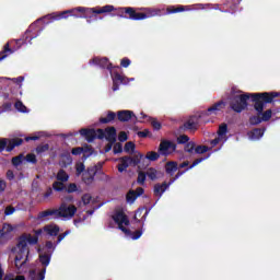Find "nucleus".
Returning <instances> with one entry per match:
<instances>
[{"instance_id": "nucleus-28", "label": "nucleus", "mask_w": 280, "mask_h": 280, "mask_svg": "<svg viewBox=\"0 0 280 280\" xmlns=\"http://www.w3.org/2000/svg\"><path fill=\"white\" fill-rule=\"evenodd\" d=\"M145 174L150 180H156V178H161V172L156 171L154 167L148 168Z\"/></svg>"}, {"instance_id": "nucleus-23", "label": "nucleus", "mask_w": 280, "mask_h": 280, "mask_svg": "<svg viewBox=\"0 0 280 280\" xmlns=\"http://www.w3.org/2000/svg\"><path fill=\"white\" fill-rule=\"evenodd\" d=\"M140 119H142L141 121H150L151 126L154 128V130H161V122H159V120L151 118L150 116L141 113V117Z\"/></svg>"}, {"instance_id": "nucleus-26", "label": "nucleus", "mask_w": 280, "mask_h": 280, "mask_svg": "<svg viewBox=\"0 0 280 280\" xmlns=\"http://www.w3.org/2000/svg\"><path fill=\"white\" fill-rule=\"evenodd\" d=\"M73 163V159L71 158V154L66 153L62 154L59 161V165H61V167H67L68 165H71Z\"/></svg>"}, {"instance_id": "nucleus-41", "label": "nucleus", "mask_w": 280, "mask_h": 280, "mask_svg": "<svg viewBox=\"0 0 280 280\" xmlns=\"http://www.w3.org/2000/svg\"><path fill=\"white\" fill-rule=\"evenodd\" d=\"M15 108H16V110H19L20 113H27V107H25L21 101H18V102L15 103Z\"/></svg>"}, {"instance_id": "nucleus-35", "label": "nucleus", "mask_w": 280, "mask_h": 280, "mask_svg": "<svg viewBox=\"0 0 280 280\" xmlns=\"http://www.w3.org/2000/svg\"><path fill=\"white\" fill-rule=\"evenodd\" d=\"M39 260L42 266H45V267L49 266V261H50L49 255L40 253Z\"/></svg>"}, {"instance_id": "nucleus-32", "label": "nucleus", "mask_w": 280, "mask_h": 280, "mask_svg": "<svg viewBox=\"0 0 280 280\" xmlns=\"http://www.w3.org/2000/svg\"><path fill=\"white\" fill-rule=\"evenodd\" d=\"M49 215H52L56 218V210H46L38 214V220H47Z\"/></svg>"}, {"instance_id": "nucleus-6", "label": "nucleus", "mask_w": 280, "mask_h": 280, "mask_svg": "<svg viewBox=\"0 0 280 280\" xmlns=\"http://www.w3.org/2000/svg\"><path fill=\"white\" fill-rule=\"evenodd\" d=\"M74 12H93V11L84 7H78L72 10L63 11L61 13H52L50 15H47L46 19H50V21H60L61 19H67V14H71L72 16H75Z\"/></svg>"}, {"instance_id": "nucleus-63", "label": "nucleus", "mask_w": 280, "mask_h": 280, "mask_svg": "<svg viewBox=\"0 0 280 280\" xmlns=\"http://www.w3.org/2000/svg\"><path fill=\"white\" fill-rule=\"evenodd\" d=\"M10 108H12V104H5L4 105V110H10Z\"/></svg>"}, {"instance_id": "nucleus-64", "label": "nucleus", "mask_w": 280, "mask_h": 280, "mask_svg": "<svg viewBox=\"0 0 280 280\" xmlns=\"http://www.w3.org/2000/svg\"><path fill=\"white\" fill-rule=\"evenodd\" d=\"M187 165H189V162H184V163H182L180 165H179V167H187Z\"/></svg>"}, {"instance_id": "nucleus-19", "label": "nucleus", "mask_w": 280, "mask_h": 280, "mask_svg": "<svg viewBox=\"0 0 280 280\" xmlns=\"http://www.w3.org/2000/svg\"><path fill=\"white\" fill-rule=\"evenodd\" d=\"M272 117V110L268 109L261 114V117L250 118L252 124H261V121H268Z\"/></svg>"}, {"instance_id": "nucleus-8", "label": "nucleus", "mask_w": 280, "mask_h": 280, "mask_svg": "<svg viewBox=\"0 0 280 280\" xmlns=\"http://www.w3.org/2000/svg\"><path fill=\"white\" fill-rule=\"evenodd\" d=\"M23 143V139L15 138V139H1L0 140V152H3V150H8V152L14 150L16 145H21Z\"/></svg>"}, {"instance_id": "nucleus-16", "label": "nucleus", "mask_w": 280, "mask_h": 280, "mask_svg": "<svg viewBox=\"0 0 280 280\" xmlns=\"http://www.w3.org/2000/svg\"><path fill=\"white\" fill-rule=\"evenodd\" d=\"M80 135L86 139V141H92L93 139H100V133L94 129H81Z\"/></svg>"}, {"instance_id": "nucleus-1", "label": "nucleus", "mask_w": 280, "mask_h": 280, "mask_svg": "<svg viewBox=\"0 0 280 280\" xmlns=\"http://www.w3.org/2000/svg\"><path fill=\"white\" fill-rule=\"evenodd\" d=\"M35 236L31 234H24L20 237L18 245L13 248L14 261L16 268L21 269L27 264L30 258V244H37L38 235H58L60 233V228L56 224H49L40 230H37Z\"/></svg>"}, {"instance_id": "nucleus-53", "label": "nucleus", "mask_w": 280, "mask_h": 280, "mask_svg": "<svg viewBox=\"0 0 280 280\" xmlns=\"http://www.w3.org/2000/svg\"><path fill=\"white\" fill-rule=\"evenodd\" d=\"M72 154H73L74 156H78V155H80V154H83V149H82L81 147L74 148V149H72Z\"/></svg>"}, {"instance_id": "nucleus-50", "label": "nucleus", "mask_w": 280, "mask_h": 280, "mask_svg": "<svg viewBox=\"0 0 280 280\" xmlns=\"http://www.w3.org/2000/svg\"><path fill=\"white\" fill-rule=\"evenodd\" d=\"M27 163H36V155L34 153H30L26 155Z\"/></svg>"}, {"instance_id": "nucleus-59", "label": "nucleus", "mask_w": 280, "mask_h": 280, "mask_svg": "<svg viewBox=\"0 0 280 280\" xmlns=\"http://www.w3.org/2000/svg\"><path fill=\"white\" fill-rule=\"evenodd\" d=\"M5 191V182L3 179H0V192Z\"/></svg>"}, {"instance_id": "nucleus-12", "label": "nucleus", "mask_w": 280, "mask_h": 280, "mask_svg": "<svg viewBox=\"0 0 280 280\" xmlns=\"http://www.w3.org/2000/svg\"><path fill=\"white\" fill-rule=\"evenodd\" d=\"M222 108H224V102H219L208 108L207 112H202L201 114L203 117L215 116L220 113V110H222Z\"/></svg>"}, {"instance_id": "nucleus-4", "label": "nucleus", "mask_w": 280, "mask_h": 280, "mask_svg": "<svg viewBox=\"0 0 280 280\" xmlns=\"http://www.w3.org/2000/svg\"><path fill=\"white\" fill-rule=\"evenodd\" d=\"M120 10L125 11L126 14H129V19H132L133 21H143V19H150L151 16H159V14H161V11L158 9H147L144 13H137L132 8Z\"/></svg>"}, {"instance_id": "nucleus-40", "label": "nucleus", "mask_w": 280, "mask_h": 280, "mask_svg": "<svg viewBox=\"0 0 280 280\" xmlns=\"http://www.w3.org/2000/svg\"><path fill=\"white\" fill-rule=\"evenodd\" d=\"M125 152H127V154H133V152H135V144L132 142H127L125 144Z\"/></svg>"}, {"instance_id": "nucleus-5", "label": "nucleus", "mask_w": 280, "mask_h": 280, "mask_svg": "<svg viewBox=\"0 0 280 280\" xmlns=\"http://www.w3.org/2000/svg\"><path fill=\"white\" fill-rule=\"evenodd\" d=\"M78 211V208L73 205L69 203H61L59 209H56V218H61L62 220H71L73 215H75V212Z\"/></svg>"}, {"instance_id": "nucleus-58", "label": "nucleus", "mask_w": 280, "mask_h": 280, "mask_svg": "<svg viewBox=\"0 0 280 280\" xmlns=\"http://www.w3.org/2000/svg\"><path fill=\"white\" fill-rule=\"evenodd\" d=\"M203 161H205V159H197V160L192 163V165L190 166V170H191V167H196V165L202 163Z\"/></svg>"}, {"instance_id": "nucleus-60", "label": "nucleus", "mask_w": 280, "mask_h": 280, "mask_svg": "<svg viewBox=\"0 0 280 280\" xmlns=\"http://www.w3.org/2000/svg\"><path fill=\"white\" fill-rule=\"evenodd\" d=\"M7 178H9V180H12V178H14V173L12 171H8Z\"/></svg>"}, {"instance_id": "nucleus-29", "label": "nucleus", "mask_w": 280, "mask_h": 280, "mask_svg": "<svg viewBox=\"0 0 280 280\" xmlns=\"http://www.w3.org/2000/svg\"><path fill=\"white\" fill-rule=\"evenodd\" d=\"M167 187H170V185L167 184H158L154 186V194L155 196H159V198H161V196H163V194H165V190L167 189Z\"/></svg>"}, {"instance_id": "nucleus-52", "label": "nucleus", "mask_w": 280, "mask_h": 280, "mask_svg": "<svg viewBox=\"0 0 280 280\" xmlns=\"http://www.w3.org/2000/svg\"><path fill=\"white\" fill-rule=\"evenodd\" d=\"M178 143H187V141H189V137H187L186 135L179 136L177 138Z\"/></svg>"}, {"instance_id": "nucleus-42", "label": "nucleus", "mask_w": 280, "mask_h": 280, "mask_svg": "<svg viewBox=\"0 0 280 280\" xmlns=\"http://www.w3.org/2000/svg\"><path fill=\"white\" fill-rule=\"evenodd\" d=\"M23 161H25V156H23V154L12 159L13 165H21V163H23Z\"/></svg>"}, {"instance_id": "nucleus-43", "label": "nucleus", "mask_w": 280, "mask_h": 280, "mask_svg": "<svg viewBox=\"0 0 280 280\" xmlns=\"http://www.w3.org/2000/svg\"><path fill=\"white\" fill-rule=\"evenodd\" d=\"M167 11H168V14H174L175 12H185V7H177V8L171 7L167 9Z\"/></svg>"}, {"instance_id": "nucleus-22", "label": "nucleus", "mask_w": 280, "mask_h": 280, "mask_svg": "<svg viewBox=\"0 0 280 280\" xmlns=\"http://www.w3.org/2000/svg\"><path fill=\"white\" fill-rule=\"evenodd\" d=\"M141 161L142 163H145V156H143V154L138 152L133 155V158H131V165H138V170H143V165H141Z\"/></svg>"}, {"instance_id": "nucleus-20", "label": "nucleus", "mask_w": 280, "mask_h": 280, "mask_svg": "<svg viewBox=\"0 0 280 280\" xmlns=\"http://www.w3.org/2000/svg\"><path fill=\"white\" fill-rule=\"evenodd\" d=\"M90 10L93 14H108V12H113L115 10V7L107 4L101 8H91Z\"/></svg>"}, {"instance_id": "nucleus-48", "label": "nucleus", "mask_w": 280, "mask_h": 280, "mask_svg": "<svg viewBox=\"0 0 280 280\" xmlns=\"http://www.w3.org/2000/svg\"><path fill=\"white\" fill-rule=\"evenodd\" d=\"M186 152L194 153L196 151V144L194 142H188L185 147Z\"/></svg>"}, {"instance_id": "nucleus-34", "label": "nucleus", "mask_w": 280, "mask_h": 280, "mask_svg": "<svg viewBox=\"0 0 280 280\" xmlns=\"http://www.w3.org/2000/svg\"><path fill=\"white\" fill-rule=\"evenodd\" d=\"M113 119H115V113L108 112L107 117H101L100 121L101 124H109Z\"/></svg>"}, {"instance_id": "nucleus-49", "label": "nucleus", "mask_w": 280, "mask_h": 280, "mask_svg": "<svg viewBox=\"0 0 280 280\" xmlns=\"http://www.w3.org/2000/svg\"><path fill=\"white\" fill-rule=\"evenodd\" d=\"M49 150V144H43L36 148L37 154H43V152H47Z\"/></svg>"}, {"instance_id": "nucleus-24", "label": "nucleus", "mask_w": 280, "mask_h": 280, "mask_svg": "<svg viewBox=\"0 0 280 280\" xmlns=\"http://www.w3.org/2000/svg\"><path fill=\"white\" fill-rule=\"evenodd\" d=\"M264 137V129H254L248 132V139L250 141H259Z\"/></svg>"}, {"instance_id": "nucleus-15", "label": "nucleus", "mask_w": 280, "mask_h": 280, "mask_svg": "<svg viewBox=\"0 0 280 280\" xmlns=\"http://www.w3.org/2000/svg\"><path fill=\"white\" fill-rule=\"evenodd\" d=\"M0 280H25V277L12 272H8L5 275L3 268L0 265Z\"/></svg>"}, {"instance_id": "nucleus-9", "label": "nucleus", "mask_w": 280, "mask_h": 280, "mask_svg": "<svg viewBox=\"0 0 280 280\" xmlns=\"http://www.w3.org/2000/svg\"><path fill=\"white\" fill-rule=\"evenodd\" d=\"M174 150H176V144H174V142L172 141L163 140L160 143L159 152L163 156H167V154H172Z\"/></svg>"}, {"instance_id": "nucleus-33", "label": "nucleus", "mask_w": 280, "mask_h": 280, "mask_svg": "<svg viewBox=\"0 0 280 280\" xmlns=\"http://www.w3.org/2000/svg\"><path fill=\"white\" fill-rule=\"evenodd\" d=\"M57 180H60L61 183H67V180H69V174H67L65 170H60L57 173Z\"/></svg>"}, {"instance_id": "nucleus-51", "label": "nucleus", "mask_w": 280, "mask_h": 280, "mask_svg": "<svg viewBox=\"0 0 280 280\" xmlns=\"http://www.w3.org/2000/svg\"><path fill=\"white\" fill-rule=\"evenodd\" d=\"M39 137H43V135L42 133H36L35 136L26 137L25 141H38Z\"/></svg>"}, {"instance_id": "nucleus-57", "label": "nucleus", "mask_w": 280, "mask_h": 280, "mask_svg": "<svg viewBox=\"0 0 280 280\" xmlns=\"http://www.w3.org/2000/svg\"><path fill=\"white\" fill-rule=\"evenodd\" d=\"M121 67L128 68L130 67V59L124 58L120 62Z\"/></svg>"}, {"instance_id": "nucleus-55", "label": "nucleus", "mask_w": 280, "mask_h": 280, "mask_svg": "<svg viewBox=\"0 0 280 280\" xmlns=\"http://www.w3.org/2000/svg\"><path fill=\"white\" fill-rule=\"evenodd\" d=\"M14 211H16L14 209V207L9 206V207L5 208L4 213H5V215H12V213H14Z\"/></svg>"}, {"instance_id": "nucleus-47", "label": "nucleus", "mask_w": 280, "mask_h": 280, "mask_svg": "<svg viewBox=\"0 0 280 280\" xmlns=\"http://www.w3.org/2000/svg\"><path fill=\"white\" fill-rule=\"evenodd\" d=\"M209 150V148L205 147V145H199L195 148V153L196 154H205V152H207Z\"/></svg>"}, {"instance_id": "nucleus-18", "label": "nucleus", "mask_w": 280, "mask_h": 280, "mask_svg": "<svg viewBox=\"0 0 280 280\" xmlns=\"http://www.w3.org/2000/svg\"><path fill=\"white\" fill-rule=\"evenodd\" d=\"M113 82H114L113 91H118L119 86H117V84H128V79H126V77L119 73H116L113 75Z\"/></svg>"}, {"instance_id": "nucleus-37", "label": "nucleus", "mask_w": 280, "mask_h": 280, "mask_svg": "<svg viewBox=\"0 0 280 280\" xmlns=\"http://www.w3.org/2000/svg\"><path fill=\"white\" fill-rule=\"evenodd\" d=\"M159 153L154 152V151H150L147 153V155L144 156V160L147 159L148 161H158L159 159Z\"/></svg>"}, {"instance_id": "nucleus-39", "label": "nucleus", "mask_w": 280, "mask_h": 280, "mask_svg": "<svg viewBox=\"0 0 280 280\" xmlns=\"http://www.w3.org/2000/svg\"><path fill=\"white\" fill-rule=\"evenodd\" d=\"M82 152H83V158L84 159H89V156H91V154H93V148L91 147H82Z\"/></svg>"}, {"instance_id": "nucleus-38", "label": "nucleus", "mask_w": 280, "mask_h": 280, "mask_svg": "<svg viewBox=\"0 0 280 280\" xmlns=\"http://www.w3.org/2000/svg\"><path fill=\"white\" fill-rule=\"evenodd\" d=\"M52 188L55 189V191H62V189H65V182H55L52 184Z\"/></svg>"}, {"instance_id": "nucleus-27", "label": "nucleus", "mask_w": 280, "mask_h": 280, "mask_svg": "<svg viewBox=\"0 0 280 280\" xmlns=\"http://www.w3.org/2000/svg\"><path fill=\"white\" fill-rule=\"evenodd\" d=\"M133 113L130 110H120L118 112L119 121H130L132 119Z\"/></svg>"}, {"instance_id": "nucleus-17", "label": "nucleus", "mask_w": 280, "mask_h": 280, "mask_svg": "<svg viewBox=\"0 0 280 280\" xmlns=\"http://www.w3.org/2000/svg\"><path fill=\"white\" fill-rule=\"evenodd\" d=\"M95 174H97V168L95 166L90 167L88 172L83 174V180L86 185H91L93 183V178H95Z\"/></svg>"}, {"instance_id": "nucleus-3", "label": "nucleus", "mask_w": 280, "mask_h": 280, "mask_svg": "<svg viewBox=\"0 0 280 280\" xmlns=\"http://www.w3.org/2000/svg\"><path fill=\"white\" fill-rule=\"evenodd\" d=\"M113 220L114 222H116V224H118V229H120V231H122V233H125L127 237H130V240H139V237H141V232L136 231L132 234L130 231L125 229V226H128V224H130V221H128V217H126L122 210H116L113 215Z\"/></svg>"}, {"instance_id": "nucleus-56", "label": "nucleus", "mask_w": 280, "mask_h": 280, "mask_svg": "<svg viewBox=\"0 0 280 280\" xmlns=\"http://www.w3.org/2000/svg\"><path fill=\"white\" fill-rule=\"evenodd\" d=\"M119 141H128V135L126 131H121L118 136Z\"/></svg>"}, {"instance_id": "nucleus-13", "label": "nucleus", "mask_w": 280, "mask_h": 280, "mask_svg": "<svg viewBox=\"0 0 280 280\" xmlns=\"http://www.w3.org/2000/svg\"><path fill=\"white\" fill-rule=\"evenodd\" d=\"M118 161H119V163L117 165V170L120 173L126 172L128 170V167H130V165H132V158H130V156H122V158L118 159Z\"/></svg>"}, {"instance_id": "nucleus-21", "label": "nucleus", "mask_w": 280, "mask_h": 280, "mask_svg": "<svg viewBox=\"0 0 280 280\" xmlns=\"http://www.w3.org/2000/svg\"><path fill=\"white\" fill-rule=\"evenodd\" d=\"M143 194V188H137V190H131L127 194V202L132 205L139 198V196H142Z\"/></svg>"}, {"instance_id": "nucleus-14", "label": "nucleus", "mask_w": 280, "mask_h": 280, "mask_svg": "<svg viewBox=\"0 0 280 280\" xmlns=\"http://www.w3.org/2000/svg\"><path fill=\"white\" fill-rule=\"evenodd\" d=\"M199 119H205L202 113H200L198 116L190 117L189 120L185 124V128L188 130H196V128H198Z\"/></svg>"}, {"instance_id": "nucleus-36", "label": "nucleus", "mask_w": 280, "mask_h": 280, "mask_svg": "<svg viewBox=\"0 0 280 280\" xmlns=\"http://www.w3.org/2000/svg\"><path fill=\"white\" fill-rule=\"evenodd\" d=\"M83 205H93L95 202V198H93L91 195L85 194L82 197Z\"/></svg>"}, {"instance_id": "nucleus-2", "label": "nucleus", "mask_w": 280, "mask_h": 280, "mask_svg": "<svg viewBox=\"0 0 280 280\" xmlns=\"http://www.w3.org/2000/svg\"><path fill=\"white\" fill-rule=\"evenodd\" d=\"M279 95L280 94L277 92H271V93L265 92L260 94L249 95V94H243L242 91L237 90L232 92L231 107H232V110H235V113H242V110L246 108V101L248 100V97L252 96L255 101V105H254L255 110H257V113L261 115V113H264V107L266 106V104L272 103L275 97H279Z\"/></svg>"}, {"instance_id": "nucleus-44", "label": "nucleus", "mask_w": 280, "mask_h": 280, "mask_svg": "<svg viewBox=\"0 0 280 280\" xmlns=\"http://www.w3.org/2000/svg\"><path fill=\"white\" fill-rule=\"evenodd\" d=\"M138 183L139 185H143L145 183V173H143L141 170H139L138 173Z\"/></svg>"}, {"instance_id": "nucleus-25", "label": "nucleus", "mask_w": 280, "mask_h": 280, "mask_svg": "<svg viewBox=\"0 0 280 280\" xmlns=\"http://www.w3.org/2000/svg\"><path fill=\"white\" fill-rule=\"evenodd\" d=\"M91 65H98L100 67H106L107 69H110V62L107 58H100L95 57L90 61Z\"/></svg>"}, {"instance_id": "nucleus-45", "label": "nucleus", "mask_w": 280, "mask_h": 280, "mask_svg": "<svg viewBox=\"0 0 280 280\" xmlns=\"http://www.w3.org/2000/svg\"><path fill=\"white\" fill-rule=\"evenodd\" d=\"M114 154H121V152H124V147L121 145V143H116L114 144Z\"/></svg>"}, {"instance_id": "nucleus-31", "label": "nucleus", "mask_w": 280, "mask_h": 280, "mask_svg": "<svg viewBox=\"0 0 280 280\" xmlns=\"http://www.w3.org/2000/svg\"><path fill=\"white\" fill-rule=\"evenodd\" d=\"M165 170H166V174H170L172 176V174H174V172L178 170V164L176 162H168L165 165Z\"/></svg>"}, {"instance_id": "nucleus-10", "label": "nucleus", "mask_w": 280, "mask_h": 280, "mask_svg": "<svg viewBox=\"0 0 280 280\" xmlns=\"http://www.w3.org/2000/svg\"><path fill=\"white\" fill-rule=\"evenodd\" d=\"M226 141V125H221L218 130V137L211 141L212 148Z\"/></svg>"}, {"instance_id": "nucleus-54", "label": "nucleus", "mask_w": 280, "mask_h": 280, "mask_svg": "<svg viewBox=\"0 0 280 280\" xmlns=\"http://www.w3.org/2000/svg\"><path fill=\"white\" fill-rule=\"evenodd\" d=\"M69 194H73V191H78V186L75 184H70L67 188Z\"/></svg>"}, {"instance_id": "nucleus-62", "label": "nucleus", "mask_w": 280, "mask_h": 280, "mask_svg": "<svg viewBox=\"0 0 280 280\" xmlns=\"http://www.w3.org/2000/svg\"><path fill=\"white\" fill-rule=\"evenodd\" d=\"M46 248L51 250V248H54V244L51 242L46 243Z\"/></svg>"}, {"instance_id": "nucleus-30", "label": "nucleus", "mask_w": 280, "mask_h": 280, "mask_svg": "<svg viewBox=\"0 0 280 280\" xmlns=\"http://www.w3.org/2000/svg\"><path fill=\"white\" fill-rule=\"evenodd\" d=\"M12 231H13L12 225L4 223L2 229L0 230V237H8V235H10Z\"/></svg>"}, {"instance_id": "nucleus-46", "label": "nucleus", "mask_w": 280, "mask_h": 280, "mask_svg": "<svg viewBox=\"0 0 280 280\" xmlns=\"http://www.w3.org/2000/svg\"><path fill=\"white\" fill-rule=\"evenodd\" d=\"M77 176H80L84 172V163L79 162L75 164Z\"/></svg>"}, {"instance_id": "nucleus-7", "label": "nucleus", "mask_w": 280, "mask_h": 280, "mask_svg": "<svg viewBox=\"0 0 280 280\" xmlns=\"http://www.w3.org/2000/svg\"><path fill=\"white\" fill-rule=\"evenodd\" d=\"M98 139H106L109 143H115L117 141V130L115 127H108L105 130L97 129Z\"/></svg>"}, {"instance_id": "nucleus-11", "label": "nucleus", "mask_w": 280, "mask_h": 280, "mask_svg": "<svg viewBox=\"0 0 280 280\" xmlns=\"http://www.w3.org/2000/svg\"><path fill=\"white\" fill-rule=\"evenodd\" d=\"M45 267H34L30 270V278L31 280H45Z\"/></svg>"}, {"instance_id": "nucleus-61", "label": "nucleus", "mask_w": 280, "mask_h": 280, "mask_svg": "<svg viewBox=\"0 0 280 280\" xmlns=\"http://www.w3.org/2000/svg\"><path fill=\"white\" fill-rule=\"evenodd\" d=\"M113 143H114V142H109V143L105 147V152H110V150H113Z\"/></svg>"}]
</instances>
